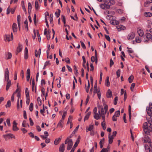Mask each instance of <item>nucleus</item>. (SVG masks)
I'll use <instances>...</instances> for the list:
<instances>
[{"label": "nucleus", "instance_id": "nucleus-1", "mask_svg": "<svg viewBox=\"0 0 152 152\" xmlns=\"http://www.w3.org/2000/svg\"><path fill=\"white\" fill-rule=\"evenodd\" d=\"M4 77L5 80L7 82L6 87V90L8 91L11 86V81L10 80H9V73L8 69L7 68H6L5 69Z\"/></svg>", "mask_w": 152, "mask_h": 152}, {"label": "nucleus", "instance_id": "nucleus-2", "mask_svg": "<svg viewBox=\"0 0 152 152\" xmlns=\"http://www.w3.org/2000/svg\"><path fill=\"white\" fill-rule=\"evenodd\" d=\"M143 130L145 134L149 135L150 132L152 131V127L150 125L148 127V124L147 122H145L143 125Z\"/></svg>", "mask_w": 152, "mask_h": 152}, {"label": "nucleus", "instance_id": "nucleus-3", "mask_svg": "<svg viewBox=\"0 0 152 152\" xmlns=\"http://www.w3.org/2000/svg\"><path fill=\"white\" fill-rule=\"evenodd\" d=\"M103 104L104 106V109L105 111H104V108L102 106H100L101 108V114L100 115H105L106 114L108 110V106L107 104H105V103H103Z\"/></svg>", "mask_w": 152, "mask_h": 152}, {"label": "nucleus", "instance_id": "nucleus-4", "mask_svg": "<svg viewBox=\"0 0 152 152\" xmlns=\"http://www.w3.org/2000/svg\"><path fill=\"white\" fill-rule=\"evenodd\" d=\"M146 110L148 115L151 117H152V103L150 102L149 106L147 107Z\"/></svg>", "mask_w": 152, "mask_h": 152}, {"label": "nucleus", "instance_id": "nucleus-5", "mask_svg": "<svg viewBox=\"0 0 152 152\" xmlns=\"http://www.w3.org/2000/svg\"><path fill=\"white\" fill-rule=\"evenodd\" d=\"M67 143H68L67 150H69L72 148L73 145V142L72 140L69 139L68 138H67Z\"/></svg>", "mask_w": 152, "mask_h": 152}, {"label": "nucleus", "instance_id": "nucleus-6", "mask_svg": "<svg viewBox=\"0 0 152 152\" xmlns=\"http://www.w3.org/2000/svg\"><path fill=\"white\" fill-rule=\"evenodd\" d=\"M135 34L134 32H132L129 33L128 35L127 39L129 40H131L133 39L135 37Z\"/></svg>", "mask_w": 152, "mask_h": 152}, {"label": "nucleus", "instance_id": "nucleus-7", "mask_svg": "<svg viewBox=\"0 0 152 152\" xmlns=\"http://www.w3.org/2000/svg\"><path fill=\"white\" fill-rule=\"evenodd\" d=\"M18 124L15 121L13 122V125L12 126V130L14 131H17L19 129L17 127Z\"/></svg>", "mask_w": 152, "mask_h": 152}, {"label": "nucleus", "instance_id": "nucleus-8", "mask_svg": "<svg viewBox=\"0 0 152 152\" xmlns=\"http://www.w3.org/2000/svg\"><path fill=\"white\" fill-rule=\"evenodd\" d=\"M13 39V36L12 33H11V35H7L6 36V39L8 41L12 40Z\"/></svg>", "mask_w": 152, "mask_h": 152}, {"label": "nucleus", "instance_id": "nucleus-9", "mask_svg": "<svg viewBox=\"0 0 152 152\" xmlns=\"http://www.w3.org/2000/svg\"><path fill=\"white\" fill-rule=\"evenodd\" d=\"M30 76V70L28 68L26 71V80L28 81L29 80Z\"/></svg>", "mask_w": 152, "mask_h": 152}, {"label": "nucleus", "instance_id": "nucleus-10", "mask_svg": "<svg viewBox=\"0 0 152 152\" xmlns=\"http://www.w3.org/2000/svg\"><path fill=\"white\" fill-rule=\"evenodd\" d=\"M94 118L96 120H99L100 119V111H99L98 113H94Z\"/></svg>", "mask_w": 152, "mask_h": 152}, {"label": "nucleus", "instance_id": "nucleus-11", "mask_svg": "<svg viewBox=\"0 0 152 152\" xmlns=\"http://www.w3.org/2000/svg\"><path fill=\"white\" fill-rule=\"evenodd\" d=\"M12 29L14 33L16 32L18 30L17 26L16 23H14L12 26Z\"/></svg>", "mask_w": 152, "mask_h": 152}, {"label": "nucleus", "instance_id": "nucleus-12", "mask_svg": "<svg viewBox=\"0 0 152 152\" xmlns=\"http://www.w3.org/2000/svg\"><path fill=\"white\" fill-rule=\"evenodd\" d=\"M22 46L20 43L18 44V46L17 48V52L16 53V55H17L18 53L20 52L22 50Z\"/></svg>", "mask_w": 152, "mask_h": 152}, {"label": "nucleus", "instance_id": "nucleus-13", "mask_svg": "<svg viewBox=\"0 0 152 152\" xmlns=\"http://www.w3.org/2000/svg\"><path fill=\"white\" fill-rule=\"evenodd\" d=\"M114 138V137L111 136V134L109 133L108 135V142L109 144H111L113 142Z\"/></svg>", "mask_w": 152, "mask_h": 152}, {"label": "nucleus", "instance_id": "nucleus-14", "mask_svg": "<svg viewBox=\"0 0 152 152\" xmlns=\"http://www.w3.org/2000/svg\"><path fill=\"white\" fill-rule=\"evenodd\" d=\"M28 51L27 47H26L25 49L24 58L26 59H28Z\"/></svg>", "mask_w": 152, "mask_h": 152}, {"label": "nucleus", "instance_id": "nucleus-15", "mask_svg": "<svg viewBox=\"0 0 152 152\" xmlns=\"http://www.w3.org/2000/svg\"><path fill=\"white\" fill-rule=\"evenodd\" d=\"M151 140L147 135H145V139H144V142L145 143L148 142L150 143L151 142Z\"/></svg>", "mask_w": 152, "mask_h": 152}, {"label": "nucleus", "instance_id": "nucleus-16", "mask_svg": "<svg viewBox=\"0 0 152 152\" xmlns=\"http://www.w3.org/2000/svg\"><path fill=\"white\" fill-rule=\"evenodd\" d=\"M112 96V93L110 89H108L106 94V96L107 98H110Z\"/></svg>", "mask_w": 152, "mask_h": 152}, {"label": "nucleus", "instance_id": "nucleus-17", "mask_svg": "<svg viewBox=\"0 0 152 152\" xmlns=\"http://www.w3.org/2000/svg\"><path fill=\"white\" fill-rule=\"evenodd\" d=\"M20 18L21 16L20 15H19L17 16V21H18V28L19 30H20Z\"/></svg>", "mask_w": 152, "mask_h": 152}, {"label": "nucleus", "instance_id": "nucleus-18", "mask_svg": "<svg viewBox=\"0 0 152 152\" xmlns=\"http://www.w3.org/2000/svg\"><path fill=\"white\" fill-rule=\"evenodd\" d=\"M61 136L58 138L56 139L54 142V144L56 145H58L59 143V142L61 141Z\"/></svg>", "mask_w": 152, "mask_h": 152}, {"label": "nucleus", "instance_id": "nucleus-19", "mask_svg": "<svg viewBox=\"0 0 152 152\" xmlns=\"http://www.w3.org/2000/svg\"><path fill=\"white\" fill-rule=\"evenodd\" d=\"M64 144L63 143L60 146L59 148V151L60 152H64Z\"/></svg>", "mask_w": 152, "mask_h": 152}, {"label": "nucleus", "instance_id": "nucleus-20", "mask_svg": "<svg viewBox=\"0 0 152 152\" xmlns=\"http://www.w3.org/2000/svg\"><path fill=\"white\" fill-rule=\"evenodd\" d=\"M94 128V126L92 124H90L89 125V127L88 128H86V131L88 132V131H92V130Z\"/></svg>", "mask_w": 152, "mask_h": 152}, {"label": "nucleus", "instance_id": "nucleus-21", "mask_svg": "<svg viewBox=\"0 0 152 152\" xmlns=\"http://www.w3.org/2000/svg\"><path fill=\"white\" fill-rule=\"evenodd\" d=\"M151 3H152V0H147L146 1L145 3L144 6L145 7H148V5Z\"/></svg>", "mask_w": 152, "mask_h": 152}, {"label": "nucleus", "instance_id": "nucleus-22", "mask_svg": "<svg viewBox=\"0 0 152 152\" xmlns=\"http://www.w3.org/2000/svg\"><path fill=\"white\" fill-rule=\"evenodd\" d=\"M137 33L138 35L140 37H142L144 34L143 31L141 29L137 30Z\"/></svg>", "mask_w": 152, "mask_h": 152}, {"label": "nucleus", "instance_id": "nucleus-23", "mask_svg": "<svg viewBox=\"0 0 152 152\" xmlns=\"http://www.w3.org/2000/svg\"><path fill=\"white\" fill-rule=\"evenodd\" d=\"M109 77L107 76L106 77V79L105 82V85L106 86L108 87L110 86V83L109 80Z\"/></svg>", "mask_w": 152, "mask_h": 152}, {"label": "nucleus", "instance_id": "nucleus-24", "mask_svg": "<svg viewBox=\"0 0 152 152\" xmlns=\"http://www.w3.org/2000/svg\"><path fill=\"white\" fill-rule=\"evenodd\" d=\"M91 114V112L90 111L84 117V121H85L86 120H87L89 117V116Z\"/></svg>", "mask_w": 152, "mask_h": 152}, {"label": "nucleus", "instance_id": "nucleus-25", "mask_svg": "<svg viewBox=\"0 0 152 152\" xmlns=\"http://www.w3.org/2000/svg\"><path fill=\"white\" fill-rule=\"evenodd\" d=\"M57 11L55 12V15L57 18H58L60 15L61 10L59 9H57Z\"/></svg>", "mask_w": 152, "mask_h": 152}, {"label": "nucleus", "instance_id": "nucleus-26", "mask_svg": "<svg viewBox=\"0 0 152 152\" xmlns=\"http://www.w3.org/2000/svg\"><path fill=\"white\" fill-rule=\"evenodd\" d=\"M117 29H118V31H120L121 30H124L126 28L125 27L123 26H118L117 27Z\"/></svg>", "mask_w": 152, "mask_h": 152}, {"label": "nucleus", "instance_id": "nucleus-27", "mask_svg": "<svg viewBox=\"0 0 152 152\" xmlns=\"http://www.w3.org/2000/svg\"><path fill=\"white\" fill-rule=\"evenodd\" d=\"M64 124V120H61L58 123L57 126H60L62 127Z\"/></svg>", "mask_w": 152, "mask_h": 152}, {"label": "nucleus", "instance_id": "nucleus-28", "mask_svg": "<svg viewBox=\"0 0 152 152\" xmlns=\"http://www.w3.org/2000/svg\"><path fill=\"white\" fill-rule=\"evenodd\" d=\"M61 20L64 23V26L66 27V18L63 15H61Z\"/></svg>", "mask_w": 152, "mask_h": 152}, {"label": "nucleus", "instance_id": "nucleus-29", "mask_svg": "<svg viewBox=\"0 0 152 152\" xmlns=\"http://www.w3.org/2000/svg\"><path fill=\"white\" fill-rule=\"evenodd\" d=\"M144 15L146 17H151L152 16V14L149 12H145L144 13Z\"/></svg>", "mask_w": 152, "mask_h": 152}, {"label": "nucleus", "instance_id": "nucleus-30", "mask_svg": "<svg viewBox=\"0 0 152 152\" xmlns=\"http://www.w3.org/2000/svg\"><path fill=\"white\" fill-rule=\"evenodd\" d=\"M115 3V2L114 0H110L109 1L107 2V3L108 4H109L110 6L114 4Z\"/></svg>", "mask_w": 152, "mask_h": 152}, {"label": "nucleus", "instance_id": "nucleus-31", "mask_svg": "<svg viewBox=\"0 0 152 152\" xmlns=\"http://www.w3.org/2000/svg\"><path fill=\"white\" fill-rule=\"evenodd\" d=\"M147 39L148 40L151 39L152 38V35L149 33H147L145 34Z\"/></svg>", "mask_w": 152, "mask_h": 152}, {"label": "nucleus", "instance_id": "nucleus-32", "mask_svg": "<svg viewBox=\"0 0 152 152\" xmlns=\"http://www.w3.org/2000/svg\"><path fill=\"white\" fill-rule=\"evenodd\" d=\"M120 114V110H118L116 111L114 114V115H113L114 116H115L116 117H118Z\"/></svg>", "mask_w": 152, "mask_h": 152}, {"label": "nucleus", "instance_id": "nucleus-33", "mask_svg": "<svg viewBox=\"0 0 152 152\" xmlns=\"http://www.w3.org/2000/svg\"><path fill=\"white\" fill-rule=\"evenodd\" d=\"M32 8L31 4L30 2L28 3V12H30Z\"/></svg>", "mask_w": 152, "mask_h": 152}, {"label": "nucleus", "instance_id": "nucleus-34", "mask_svg": "<svg viewBox=\"0 0 152 152\" xmlns=\"http://www.w3.org/2000/svg\"><path fill=\"white\" fill-rule=\"evenodd\" d=\"M134 79V76L133 75H131L128 78L129 82V83H132Z\"/></svg>", "mask_w": 152, "mask_h": 152}, {"label": "nucleus", "instance_id": "nucleus-35", "mask_svg": "<svg viewBox=\"0 0 152 152\" xmlns=\"http://www.w3.org/2000/svg\"><path fill=\"white\" fill-rule=\"evenodd\" d=\"M145 149L146 151L147 152H149V150H151L149 146L147 145H145Z\"/></svg>", "mask_w": 152, "mask_h": 152}, {"label": "nucleus", "instance_id": "nucleus-36", "mask_svg": "<svg viewBox=\"0 0 152 152\" xmlns=\"http://www.w3.org/2000/svg\"><path fill=\"white\" fill-rule=\"evenodd\" d=\"M141 41V38L137 37H136V42L137 43H140Z\"/></svg>", "mask_w": 152, "mask_h": 152}, {"label": "nucleus", "instance_id": "nucleus-37", "mask_svg": "<svg viewBox=\"0 0 152 152\" xmlns=\"http://www.w3.org/2000/svg\"><path fill=\"white\" fill-rule=\"evenodd\" d=\"M35 7L36 10L38 9L39 8V4L38 1L37 0L35 1Z\"/></svg>", "mask_w": 152, "mask_h": 152}, {"label": "nucleus", "instance_id": "nucleus-38", "mask_svg": "<svg viewBox=\"0 0 152 152\" xmlns=\"http://www.w3.org/2000/svg\"><path fill=\"white\" fill-rule=\"evenodd\" d=\"M72 117L71 116H69L67 122V124H69V123H70L71 122H72Z\"/></svg>", "mask_w": 152, "mask_h": 152}, {"label": "nucleus", "instance_id": "nucleus-39", "mask_svg": "<svg viewBox=\"0 0 152 152\" xmlns=\"http://www.w3.org/2000/svg\"><path fill=\"white\" fill-rule=\"evenodd\" d=\"M72 117L71 116H69L67 122V124H69V123H70L71 122H72Z\"/></svg>", "mask_w": 152, "mask_h": 152}, {"label": "nucleus", "instance_id": "nucleus-40", "mask_svg": "<svg viewBox=\"0 0 152 152\" xmlns=\"http://www.w3.org/2000/svg\"><path fill=\"white\" fill-rule=\"evenodd\" d=\"M11 105V102L10 100L8 101L7 103V104L5 105L6 107L7 108L8 107H10Z\"/></svg>", "mask_w": 152, "mask_h": 152}, {"label": "nucleus", "instance_id": "nucleus-41", "mask_svg": "<svg viewBox=\"0 0 152 152\" xmlns=\"http://www.w3.org/2000/svg\"><path fill=\"white\" fill-rule=\"evenodd\" d=\"M101 126L102 127V128L103 130H105L106 127V124H105V122H102L101 123Z\"/></svg>", "mask_w": 152, "mask_h": 152}, {"label": "nucleus", "instance_id": "nucleus-42", "mask_svg": "<svg viewBox=\"0 0 152 152\" xmlns=\"http://www.w3.org/2000/svg\"><path fill=\"white\" fill-rule=\"evenodd\" d=\"M66 115V111H64L63 112V114L62 116V118L61 119V120H64L65 118V116Z\"/></svg>", "mask_w": 152, "mask_h": 152}, {"label": "nucleus", "instance_id": "nucleus-43", "mask_svg": "<svg viewBox=\"0 0 152 152\" xmlns=\"http://www.w3.org/2000/svg\"><path fill=\"white\" fill-rule=\"evenodd\" d=\"M34 104L32 103H31L29 105V110L31 111H32L33 109Z\"/></svg>", "mask_w": 152, "mask_h": 152}, {"label": "nucleus", "instance_id": "nucleus-44", "mask_svg": "<svg viewBox=\"0 0 152 152\" xmlns=\"http://www.w3.org/2000/svg\"><path fill=\"white\" fill-rule=\"evenodd\" d=\"M147 121L148 122V123L150 124V126H151L152 125V120L151 117H150V118H147Z\"/></svg>", "mask_w": 152, "mask_h": 152}, {"label": "nucleus", "instance_id": "nucleus-45", "mask_svg": "<svg viewBox=\"0 0 152 152\" xmlns=\"http://www.w3.org/2000/svg\"><path fill=\"white\" fill-rule=\"evenodd\" d=\"M90 83L89 80H88V86L87 88L86 87V90L87 93H88L89 91V90L90 88Z\"/></svg>", "mask_w": 152, "mask_h": 152}, {"label": "nucleus", "instance_id": "nucleus-46", "mask_svg": "<svg viewBox=\"0 0 152 152\" xmlns=\"http://www.w3.org/2000/svg\"><path fill=\"white\" fill-rule=\"evenodd\" d=\"M45 112V110L44 109V105H43V109H41L40 111V113L41 114L44 116V113Z\"/></svg>", "mask_w": 152, "mask_h": 152}, {"label": "nucleus", "instance_id": "nucleus-47", "mask_svg": "<svg viewBox=\"0 0 152 152\" xmlns=\"http://www.w3.org/2000/svg\"><path fill=\"white\" fill-rule=\"evenodd\" d=\"M100 152H110V150H108L106 148H103Z\"/></svg>", "mask_w": 152, "mask_h": 152}, {"label": "nucleus", "instance_id": "nucleus-48", "mask_svg": "<svg viewBox=\"0 0 152 152\" xmlns=\"http://www.w3.org/2000/svg\"><path fill=\"white\" fill-rule=\"evenodd\" d=\"M118 100V96L115 97V98H114V104L115 105H116L117 104Z\"/></svg>", "mask_w": 152, "mask_h": 152}, {"label": "nucleus", "instance_id": "nucleus-49", "mask_svg": "<svg viewBox=\"0 0 152 152\" xmlns=\"http://www.w3.org/2000/svg\"><path fill=\"white\" fill-rule=\"evenodd\" d=\"M135 86V84L134 83H133L131 84L130 87V90L132 91H133V88H134Z\"/></svg>", "mask_w": 152, "mask_h": 152}, {"label": "nucleus", "instance_id": "nucleus-50", "mask_svg": "<svg viewBox=\"0 0 152 152\" xmlns=\"http://www.w3.org/2000/svg\"><path fill=\"white\" fill-rule=\"evenodd\" d=\"M121 70L120 69H118L116 72V75L117 76V77H119L120 75Z\"/></svg>", "mask_w": 152, "mask_h": 152}, {"label": "nucleus", "instance_id": "nucleus-51", "mask_svg": "<svg viewBox=\"0 0 152 152\" xmlns=\"http://www.w3.org/2000/svg\"><path fill=\"white\" fill-rule=\"evenodd\" d=\"M12 56L11 53L9 52L7 55V59H8L11 58Z\"/></svg>", "mask_w": 152, "mask_h": 152}, {"label": "nucleus", "instance_id": "nucleus-52", "mask_svg": "<svg viewBox=\"0 0 152 152\" xmlns=\"http://www.w3.org/2000/svg\"><path fill=\"white\" fill-rule=\"evenodd\" d=\"M114 64V62L112 58L110 60V66L111 67Z\"/></svg>", "mask_w": 152, "mask_h": 152}, {"label": "nucleus", "instance_id": "nucleus-53", "mask_svg": "<svg viewBox=\"0 0 152 152\" xmlns=\"http://www.w3.org/2000/svg\"><path fill=\"white\" fill-rule=\"evenodd\" d=\"M80 43L81 44V45L83 49H85L86 48V47L84 43L82 42L81 41Z\"/></svg>", "mask_w": 152, "mask_h": 152}, {"label": "nucleus", "instance_id": "nucleus-54", "mask_svg": "<svg viewBox=\"0 0 152 152\" xmlns=\"http://www.w3.org/2000/svg\"><path fill=\"white\" fill-rule=\"evenodd\" d=\"M6 122L8 126H11L10 120V119L8 118L7 119Z\"/></svg>", "mask_w": 152, "mask_h": 152}, {"label": "nucleus", "instance_id": "nucleus-55", "mask_svg": "<svg viewBox=\"0 0 152 152\" xmlns=\"http://www.w3.org/2000/svg\"><path fill=\"white\" fill-rule=\"evenodd\" d=\"M36 14H34V15L33 20H34V23L35 25H36V23H37L36 21Z\"/></svg>", "mask_w": 152, "mask_h": 152}, {"label": "nucleus", "instance_id": "nucleus-56", "mask_svg": "<svg viewBox=\"0 0 152 152\" xmlns=\"http://www.w3.org/2000/svg\"><path fill=\"white\" fill-rule=\"evenodd\" d=\"M104 36L105 37V38L108 41H110V39L109 36L105 34Z\"/></svg>", "mask_w": 152, "mask_h": 152}, {"label": "nucleus", "instance_id": "nucleus-57", "mask_svg": "<svg viewBox=\"0 0 152 152\" xmlns=\"http://www.w3.org/2000/svg\"><path fill=\"white\" fill-rule=\"evenodd\" d=\"M100 7L103 9H105V3L101 4L100 5Z\"/></svg>", "mask_w": 152, "mask_h": 152}, {"label": "nucleus", "instance_id": "nucleus-58", "mask_svg": "<svg viewBox=\"0 0 152 152\" xmlns=\"http://www.w3.org/2000/svg\"><path fill=\"white\" fill-rule=\"evenodd\" d=\"M90 66L91 68V69H90V70L91 71H92L93 72L94 71V66L93 64L91 63L90 64Z\"/></svg>", "mask_w": 152, "mask_h": 152}, {"label": "nucleus", "instance_id": "nucleus-59", "mask_svg": "<svg viewBox=\"0 0 152 152\" xmlns=\"http://www.w3.org/2000/svg\"><path fill=\"white\" fill-rule=\"evenodd\" d=\"M74 69L76 71V72H75V74H77L78 73V70L76 66L75 65H74Z\"/></svg>", "mask_w": 152, "mask_h": 152}, {"label": "nucleus", "instance_id": "nucleus-60", "mask_svg": "<svg viewBox=\"0 0 152 152\" xmlns=\"http://www.w3.org/2000/svg\"><path fill=\"white\" fill-rule=\"evenodd\" d=\"M26 121L24 120L23 121V123L22 124V126L23 127H26Z\"/></svg>", "mask_w": 152, "mask_h": 152}, {"label": "nucleus", "instance_id": "nucleus-61", "mask_svg": "<svg viewBox=\"0 0 152 152\" xmlns=\"http://www.w3.org/2000/svg\"><path fill=\"white\" fill-rule=\"evenodd\" d=\"M124 101H125L126 100L127 97V96L126 95V91H125L124 92Z\"/></svg>", "mask_w": 152, "mask_h": 152}, {"label": "nucleus", "instance_id": "nucleus-62", "mask_svg": "<svg viewBox=\"0 0 152 152\" xmlns=\"http://www.w3.org/2000/svg\"><path fill=\"white\" fill-rule=\"evenodd\" d=\"M123 119L124 123H127L126 120V114L125 113H124L123 116Z\"/></svg>", "mask_w": 152, "mask_h": 152}, {"label": "nucleus", "instance_id": "nucleus-63", "mask_svg": "<svg viewBox=\"0 0 152 152\" xmlns=\"http://www.w3.org/2000/svg\"><path fill=\"white\" fill-rule=\"evenodd\" d=\"M45 84V82L44 79H42L41 81V85L43 86Z\"/></svg>", "mask_w": 152, "mask_h": 152}, {"label": "nucleus", "instance_id": "nucleus-64", "mask_svg": "<svg viewBox=\"0 0 152 152\" xmlns=\"http://www.w3.org/2000/svg\"><path fill=\"white\" fill-rule=\"evenodd\" d=\"M95 60V58L94 56H92L91 58V61L92 62H94Z\"/></svg>", "mask_w": 152, "mask_h": 152}]
</instances>
